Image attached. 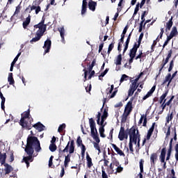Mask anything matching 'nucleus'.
<instances>
[{
	"mask_svg": "<svg viewBox=\"0 0 178 178\" xmlns=\"http://www.w3.org/2000/svg\"><path fill=\"white\" fill-rule=\"evenodd\" d=\"M33 127L36 130H38V131H44V129H45V126L42 124L41 122H38L33 125Z\"/></svg>",
	"mask_w": 178,
	"mask_h": 178,
	"instance_id": "obj_18",
	"label": "nucleus"
},
{
	"mask_svg": "<svg viewBox=\"0 0 178 178\" xmlns=\"http://www.w3.org/2000/svg\"><path fill=\"white\" fill-rule=\"evenodd\" d=\"M4 165V172L5 175H9L11 172H13V167L12 165H9L6 162H4V163L2 165Z\"/></svg>",
	"mask_w": 178,
	"mask_h": 178,
	"instance_id": "obj_15",
	"label": "nucleus"
},
{
	"mask_svg": "<svg viewBox=\"0 0 178 178\" xmlns=\"http://www.w3.org/2000/svg\"><path fill=\"white\" fill-rule=\"evenodd\" d=\"M169 93V90H167L165 91V93H163L161 97H160V99H159V104H163V101H165V98H166V97H168V94Z\"/></svg>",
	"mask_w": 178,
	"mask_h": 178,
	"instance_id": "obj_32",
	"label": "nucleus"
},
{
	"mask_svg": "<svg viewBox=\"0 0 178 178\" xmlns=\"http://www.w3.org/2000/svg\"><path fill=\"white\" fill-rule=\"evenodd\" d=\"M54 160V156H51L49 160V167L51 168L52 166L53 163L52 161Z\"/></svg>",
	"mask_w": 178,
	"mask_h": 178,
	"instance_id": "obj_64",
	"label": "nucleus"
},
{
	"mask_svg": "<svg viewBox=\"0 0 178 178\" xmlns=\"http://www.w3.org/2000/svg\"><path fill=\"white\" fill-rule=\"evenodd\" d=\"M31 22V15H29L28 17L26 18V20L23 22L22 26L24 29H27Z\"/></svg>",
	"mask_w": 178,
	"mask_h": 178,
	"instance_id": "obj_24",
	"label": "nucleus"
},
{
	"mask_svg": "<svg viewBox=\"0 0 178 178\" xmlns=\"http://www.w3.org/2000/svg\"><path fill=\"white\" fill-rule=\"evenodd\" d=\"M123 172V167L121 165H118L116 168V171L114 172V175H118V173H122Z\"/></svg>",
	"mask_w": 178,
	"mask_h": 178,
	"instance_id": "obj_44",
	"label": "nucleus"
},
{
	"mask_svg": "<svg viewBox=\"0 0 178 178\" xmlns=\"http://www.w3.org/2000/svg\"><path fill=\"white\" fill-rule=\"evenodd\" d=\"M129 115H130V113L124 111L122 117H121V122L122 123H126V122H127V117L129 116Z\"/></svg>",
	"mask_w": 178,
	"mask_h": 178,
	"instance_id": "obj_29",
	"label": "nucleus"
},
{
	"mask_svg": "<svg viewBox=\"0 0 178 178\" xmlns=\"http://www.w3.org/2000/svg\"><path fill=\"white\" fill-rule=\"evenodd\" d=\"M174 67H175V60H172L170 62V66H169V68H168V72H172Z\"/></svg>",
	"mask_w": 178,
	"mask_h": 178,
	"instance_id": "obj_46",
	"label": "nucleus"
},
{
	"mask_svg": "<svg viewBox=\"0 0 178 178\" xmlns=\"http://www.w3.org/2000/svg\"><path fill=\"white\" fill-rule=\"evenodd\" d=\"M136 90H134V89H129L128 90V97H131L133 95V94H134V92Z\"/></svg>",
	"mask_w": 178,
	"mask_h": 178,
	"instance_id": "obj_61",
	"label": "nucleus"
},
{
	"mask_svg": "<svg viewBox=\"0 0 178 178\" xmlns=\"http://www.w3.org/2000/svg\"><path fill=\"white\" fill-rule=\"evenodd\" d=\"M0 98L1 99V109L2 111H5V97H3V94H2V92L0 90Z\"/></svg>",
	"mask_w": 178,
	"mask_h": 178,
	"instance_id": "obj_31",
	"label": "nucleus"
},
{
	"mask_svg": "<svg viewBox=\"0 0 178 178\" xmlns=\"http://www.w3.org/2000/svg\"><path fill=\"white\" fill-rule=\"evenodd\" d=\"M88 8L90 10L95 12V8H97V2L92 0H90V1L88 2Z\"/></svg>",
	"mask_w": 178,
	"mask_h": 178,
	"instance_id": "obj_20",
	"label": "nucleus"
},
{
	"mask_svg": "<svg viewBox=\"0 0 178 178\" xmlns=\"http://www.w3.org/2000/svg\"><path fill=\"white\" fill-rule=\"evenodd\" d=\"M152 95V93L150 91L147 92L146 95L143 97V101H145V99H147V98H149V97H151Z\"/></svg>",
	"mask_w": 178,
	"mask_h": 178,
	"instance_id": "obj_56",
	"label": "nucleus"
},
{
	"mask_svg": "<svg viewBox=\"0 0 178 178\" xmlns=\"http://www.w3.org/2000/svg\"><path fill=\"white\" fill-rule=\"evenodd\" d=\"M83 72H84V80H83V81L86 82V81L87 80V76L88 74V71H87V70H86V68H84Z\"/></svg>",
	"mask_w": 178,
	"mask_h": 178,
	"instance_id": "obj_60",
	"label": "nucleus"
},
{
	"mask_svg": "<svg viewBox=\"0 0 178 178\" xmlns=\"http://www.w3.org/2000/svg\"><path fill=\"white\" fill-rule=\"evenodd\" d=\"M96 118H97V124H99V122L101 121V112H98L97 113V115H96Z\"/></svg>",
	"mask_w": 178,
	"mask_h": 178,
	"instance_id": "obj_55",
	"label": "nucleus"
},
{
	"mask_svg": "<svg viewBox=\"0 0 178 178\" xmlns=\"http://www.w3.org/2000/svg\"><path fill=\"white\" fill-rule=\"evenodd\" d=\"M165 120H166V123H169V122H172V120H173V111L168 114Z\"/></svg>",
	"mask_w": 178,
	"mask_h": 178,
	"instance_id": "obj_34",
	"label": "nucleus"
},
{
	"mask_svg": "<svg viewBox=\"0 0 178 178\" xmlns=\"http://www.w3.org/2000/svg\"><path fill=\"white\" fill-rule=\"evenodd\" d=\"M156 125V122L152 123V127L147 131L146 138H145L143 140L142 147H143V145H145V143H147V140H151V136H152V134L154 133V130H155Z\"/></svg>",
	"mask_w": 178,
	"mask_h": 178,
	"instance_id": "obj_6",
	"label": "nucleus"
},
{
	"mask_svg": "<svg viewBox=\"0 0 178 178\" xmlns=\"http://www.w3.org/2000/svg\"><path fill=\"white\" fill-rule=\"evenodd\" d=\"M172 26H173V17H171L169 21L166 23L165 31H170Z\"/></svg>",
	"mask_w": 178,
	"mask_h": 178,
	"instance_id": "obj_26",
	"label": "nucleus"
},
{
	"mask_svg": "<svg viewBox=\"0 0 178 178\" xmlns=\"http://www.w3.org/2000/svg\"><path fill=\"white\" fill-rule=\"evenodd\" d=\"M143 58V50L139 51V54L137 56H135V60L141 59Z\"/></svg>",
	"mask_w": 178,
	"mask_h": 178,
	"instance_id": "obj_57",
	"label": "nucleus"
},
{
	"mask_svg": "<svg viewBox=\"0 0 178 178\" xmlns=\"http://www.w3.org/2000/svg\"><path fill=\"white\" fill-rule=\"evenodd\" d=\"M170 34L173 37H176V35L178 34L177 27L173 26Z\"/></svg>",
	"mask_w": 178,
	"mask_h": 178,
	"instance_id": "obj_36",
	"label": "nucleus"
},
{
	"mask_svg": "<svg viewBox=\"0 0 178 178\" xmlns=\"http://www.w3.org/2000/svg\"><path fill=\"white\" fill-rule=\"evenodd\" d=\"M33 118L30 115V108L26 111H24L21 114V119L19 120V124L22 126V129H26V130H31L33 127L31 123H33Z\"/></svg>",
	"mask_w": 178,
	"mask_h": 178,
	"instance_id": "obj_4",
	"label": "nucleus"
},
{
	"mask_svg": "<svg viewBox=\"0 0 178 178\" xmlns=\"http://www.w3.org/2000/svg\"><path fill=\"white\" fill-rule=\"evenodd\" d=\"M108 108H105L104 109V111H103V114H102V118H104V119H106V118H108Z\"/></svg>",
	"mask_w": 178,
	"mask_h": 178,
	"instance_id": "obj_42",
	"label": "nucleus"
},
{
	"mask_svg": "<svg viewBox=\"0 0 178 178\" xmlns=\"http://www.w3.org/2000/svg\"><path fill=\"white\" fill-rule=\"evenodd\" d=\"M115 88L114 85H111V88H107V90H109L108 92V94H112V92L113 91V89Z\"/></svg>",
	"mask_w": 178,
	"mask_h": 178,
	"instance_id": "obj_63",
	"label": "nucleus"
},
{
	"mask_svg": "<svg viewBox=\"0 0 178 178\" xmlns=\"http://www.w3.org/2000/svg\"><path fill=\"white\" fill-rule=\"evenodd\" d=\"M156 161H158V154L156 153H152L150 156V163L152 166H155Z\"/></svg>",
	"mask_w": 178,
	"mask_h": 178,
	"instance_id": "obj_17",
	"label": "nucleus"
},
{
	"mask_svg": "<svg viewBox=\"0 0 178 178\" xmlns=\"http://www.w3.org/2000/svg\"><path fill=\"white\" fill-rule=\"evenodd\" d=\"M66 129V124H62L58 127V133H62L63 130Z\"/></svg>",
	"mask_w": 178,
	"mask_h": 178,
	"instance_id": "obj_41",
	"label": "nucleus"
},
{
	"mask_svg": "<svg viewBox=\"0 0 178 178\" xmlns=\"http://www.w3.org/2000/svg\"><path fill=\"white\" fill-rule=\"evenodd\" d=\"M138 86H140V84H136V83H134L133 82H131V84L129 86V88L131 90H134L136 91V90H137V88H138Z\"/></svg>",
	"mask_w": 178,
	"mask_h": 178,
	"instance_id": "obj_43",
	"label": "nucleus"
},
{
	"mask_svg": "<svg viewBox=\"0 0 178 178\" xmlns=\"http://www.w3.org/2000/svg\"><path fill=\"white\" fill-rule=\"evenodd\" d=\"M138 138H140V135L138 130H137L136 135L129 136V143H131V141H138Z\"/></svg>",
	"mask_w": 178,
	"mask_h": 178,
	"instance_id": "obj_21",
	"label": "nucleus"
},
{
	"mask_svg": "<svg viewBox=\"0 0 178 178\" xmlns=\"http://www.w3.org/2000/svg\"><path fill=\"white\" fill-rule=\"evenodd\" d=\"M117 10H118V13L115 14L114 17L113 18V20H114V22H116V20H118V17H119V12L122 10V8H118Z\"/></svg>",
	"mask_w": 178,
	"mask_h": 178,
	"instance_id": "obj_45",
	"label": "nucleus"
},
{
	"mask_svg": "<svg viewBox=\"0 0 178 178\" xmlns=\"http://www.w3.org/2000/svg\"><path fill=\"white\" fill-rule=\"evenodd\" d=\"M148 120L147 119V114H145L144 115V118H143V127H147V123Z\"/></svg>",
	"mask_w": 178,
	"mask_h": 178,
	"instance_id": "obj_53",
	"label": "nucleus"
},
{
	"mask_svg": "<svg viewBox=\"0 0 178 178\" xmlns=\"http://www.w3.org/2000/svg\"><path fill=\"white\" fill-rule=\"evenodd\" d=\"M116 94H118V88H115V91L111 95V96L109 97V98H115V96L116 95Z\"/></svg>",
	"mask_w": 178,
	"mask_h": 178,
	"instance_id": "obj_59",
	"label": "nucleus"
},
{
	"mask_svg": "<svg viewBox=\"0 0 178 178\" xmlns=\"http://www.w3.org/2000/svg\"><path fill=\"white\" fill-rule=\"evenodd\" d=\"M169 61L167 60L163 59L162 61V63L161 65V68L159 70V73H161V72H162V70H163V67H165V66L166 65V64L168 63Z\"/></svg>",
	"mask_w": 178,
	"mask_h": 178,
	"instance_id": "obj_39",
	"label": "nucleus"
},
{
	"mask_svg": "<svg viewBox=\"0 0 178 178\" xmlns=\"http://www.w3.org/2000/svg\"><path fill=\"white\" fill-rule=\"evenodd\" d=\"M122 54H120L118 56H117L115 60H114L115 65H116V66H120V65H122Z\"/></svg>",
	"mask_w": 178,
	"mask_h": 178,
	"instance_id": "obj_25",
	"label": "nucleus"
},
{
	"mask_svg": "<svg viewBox=\"0 0 178 178\" xmlns=\"http://www.w3.org/2000/svg\"><path fill=\"white\" fill-rule=\"evenodd\" d=\"M172 80H173L172 79V74L170 73H168L165 77V79L163 82V84H166L168 83V87H169V86H170V83H172Z\"/></svg>",
	"mask_w": 178,
	"mask_h": 178,
	"instance_id": "obj_16",
	"label": "nucleus"
},
{
	"mask_svg": "<svg viewBox=\"0 0 178 178\" xmlns=\"http://www.w3.org/2000/svg\"><path fill=\"white\" fill-rule=\"evenodd\" d=\"M58 31L60 33V35L61 37V42H63L65 44V28L61 27L58 29Z\"/></svg>",
	"mask_w": 178,
	"mask_h": 178,
	"instance_id": "obj_28",
	"label": "nucleus"
},
{
	"mask_svg": "<svg viewBox=\"0 0 178 178\" xmlns=\"http://www.w3.org/2000/svg\"><path fill=\"white\" fill-rule=\"evenodd\" d=\"M51 45H52V42L49 39H47V40L44 41V44L43 46V48L44 49V55L48 54V52L51 51Z\"/></svg>",
	"mask_w": 178,
	"mask_h": 178,
	"instance_id": "obj_10",
	"label": "nucleus"
},
{
	"mask_svg": "<svg viewBox=\"0 0 178 178\" xmlns=\"http://www.w3.org/2000/svg\"><path fill=\"white\" fill-rule=\"evenodd\" d=\"M113 48H115V41H113L111 42V44H110L108 45V51L107 54L109 55V54H111V52H112V49H113Z\"/></svg>",
	"mask_w": 178,
	"mask_h": 178,
	"instance_id": "obj_37",
	"label": "nucleus"
},
{
	"mask_svg": "<svg viewBox=\"0 0 178 178\" xmlns=\"http://www.w3.org/2000/svg\"><path fill=\"white\" fill-rule=\"evenodd\" d=\"M8 81L10 86H13V84H15V79H13V73L10 72L8 74Z\"/></svg>",
	"mask_w": 178,
	"mask_h": 178,
	"instance_id": "obj_30",
	"label": "nucleus"
},
{
	"mask_svg": "<svg viewBox=\"0 0 178 178\" xmlns=\"http://www.w3.org/2000/svg\"><path fill=\"white\" fill-rule=\"evenodd\" d=\"M127 79H129V76L122 74L120 79V83H123V81H127Z\"/></svg>",
	"mask_w": 178,
	"mask_h": 178,
	"instance_id": "obj_52",
	"label": "nucleus"
},
{
	"mask_svg": "<svg viewBox=\"0 0 178 178\" xmlns=\"http://www.w3.org/2000/svg\"><path fill=\"white\" fill-rule=\"evenodd\" d=\"M172 54H173V51H172V49L168 51V54L165 58V60H168L169 62V59H170V58H172Z\"/></svg>",
	"mask_w": 178,
	"mask_h": 178,
	"instance_id": "obj_54",
	"label": "nucleus"
},
{
	"mask_svg": "<svg viewBox=\"0 0 178 178\" xmlns=\"http://www.w3.org/2000/svg\"><path fill=\"white\" fill-rule=\"evenodd\" d=\"M6 158H8L6 153H3L0 152V163L2 166L5 162H6Z\"/></svg>",
	"mask_w": 178,
	"mask_h": 178,
	"instance_id": "obj_23",
	"label": "nucleus"
},
{
	"mask_svg": "<svg viewBox=\"0 0 178 178\" xmlns=\"http://www.w3.org/2000/svg\"><path fill=\"white\" fill-rule=\"evenodd\" d=\"M172 143H173V138H171L170 141V144H169V149L168 150V154H167V156H170V155H172Z\"/></svg>",
	"mask_w": 178,
	"mask_h": 178,
	"instance_id": "obj_35",
	"label": "nucleus"
},
{
	"mask_svg": "<svg viewBox=\"0 0 178 178\" xmlns=\"http://www.w3.org/2000/svg\"><path fill=\"white\" fill-rule=\"evenodd\" d=\"M20 9H22V6H20V4H19L16 7L13 16H15V15H19V13H20Z\"/></svg>",
	"mask_w": 178,
	"mask_h": 178,
	"instance_id": "obj_48",
	"label": "nucleus"
},
{
	"mask_svg": "<svg viewBox=\"0 0 178 178\" xmlns=\"http://www.w3.org/2000/svg\"><path fill=\"white\" fill-rule=\"evenodd\" d=\"M13 151H11L10 154V162L12 163L13 161H15V155L13 154Z\"/></svg>",
	"mask_w": 178,
	"mask_h": 178,
	"instance_id": "obj_58",
	"label": "nucleus"
},
{
	"mask_svg": "<svg viewBox=\"0 0 178 178\" xmlns=\"http://www.w3.org/2000/svg\"><path fill=\"white\" fill-rule=\"evenodd\" d=\"M86 161L88 168H89V169L91 168L92 165L94 164L92 163V159L90 157V154H88V152H86Z\"/></svg>",
	"mask_w": 178,
	"mask_h": 178,
	"instance_id": "obj_22",
	"label": "nucleus"
},
{
	"mask_svg": "<svg viewBox=\"0 0 178 178\" xmlns=\"http://www.w3.org/2000/svg\"><path fill=\"white\" fill-rule=\"evenodd\" d=\"M42 148L38 138L35 136H28L26 140V146L25 147V152L28 156H24L22 162H24L26 168H30V162L34 161V157L38 155V152H41Z\"/></svg>",
	"mask_w": 178,
	"mask_h": 178,
	"instance_id": "obj_1",
	"label": "nucleus"
},
{
	"mask_svg": "<svg viewBox=\"0 0 178 178\" xmlns=\"http://www.w3.org/2000/svg\"><path fill=\"white\" fill-rule=\"evenodd\" d=\"M102 178H108V175L105 172V168H104V166L102 167Z\"/></svg>",
	"mask_w": 178,
	"mask_h": 178,
	"instance_id": "obj_50",
	"label": "nucleus"
},
{
	"mask_svg": "<svg viewBox=\"0 0 178 178\" xmlns=\"http://www.w3.org/2000/svg\"><path fill=\"white\" fill-rule=\"evenodd\" d=\"M99 132L100 134V137H102V138H105L106 137L105 134H104V133H105V129L104 128V127H99Z\"/></svg>",
	"mask_w": 178,
	"mask_h": 178,
	"instance_id": "obj_33",
	"label": "nucleus"
},
{
	"mask_svg": "<svg viewBox=\"0 0 178 178\" xmlns=\"http://www.w3.org/2000/svg\"><path fill=\"white\" fill-rule=\"evenodd\" d=\"M108 158L107 155L104 156V166H108V163H109V159H106Z\"/></svg>",
	"mask_w": 178,
	"mask_h": 178,
	"instance_id": "obj_51",
	"label": "nucleus"
},
{
	"mask_svg": "<svg viewBox=\"0 0 178 178\" xmlns=\"http://www.w3.org/2000/svg\"><path fill=\"white\" fill-rule=\"evenodd\" d=\"M131 34H132V32H131L127 38V40L124 44V50H123V52H122V56H124V54H126V51H127V49H129V44H130V40L131 38Z\"/></svg>",
	"mask_w": 178,
	"mask_h": 178,
	"instance_id": "obj_12",
	"label": "nucleus"
},
{
	"mask_svg": "<svg viewBox=\"0 0 178 178\" xmlns=\"http://www.w3.org/2000/svg\"><path fill=\"white\" fill-rule=\"evenodd\" d=\"M74 140H72L71 141H69L66 145V147L62 149V147L60 146L58 147V156L59 158L62 156L63 154H65V152H69V154L65 156V161H64V166L65 168H67L69 166V163L70 162V158L72 157L71 154L74 153Z\"/></svg>",
	"mask_w": 178,
	"mask_h": 178,
	"instance_id": "obj_2",
	"label": "nucleus"
},
{
	"mask_svg": "<svg viewBox=\"0 0 178 178\" xmlns=\"http://www.w3.org/2000/svg\"><path fill=\"white\" fill-rule=\"evenodd\" d=\"M105 120H106V118H104L102 117H101V121H99V126H100V127L104 128L105 127V124H104L105 122Z\"/></svg>",
	"mask_w": 178,
	"mask_h": 178,
	"instance_id": "obj_49",
	"label": "nucleus"
},
{
	"mask_svg": "<svg viewBox=\"0 0 178 178\" xmlns=\"http://www.w3.org/2000/svg\"><path fill=\"white\" fill-rule=\"evenodd\" d=\"M120 163H119V161H118V159H116V158H114V160H113L112 163L110 164V169L111 170V174L115 172V170H113L115 168V166H120Z\"/></svg>",
	"mask_w": 178,
	"mask_h": 178,
	"instance_id": "obj_14",
	"label": "nucleus"
},
{
	"mask_svg": "<svg viewBox=\"0 0 178 178\" xmlns=\"http://www.w3.org/2000/svg\"><path fill=\"white\" fill-rule=\"evenodd\" d=\"M111 145L113 148L115 149V151L117 152V154H118V155H120V156H125V154L123 152V151H122V149H120V148H119L116 145L111 144Z\"/></svg>",
	"mask_w": 178,
	"mask_h": 178,
	"instance_id": "obj_19",
	"label": "nucleus"
},
{
	"mask_svg": "<svg viewBox=\"0 0 178 178\" xmlns=\"http://www.w3.org/2000/svg\"><path fill=\"white\" fill-rule=\"evenodd\" d=\"M49 148L51 152H55L58 147H56V144L51 143Z\"/></svg>",
	"mask_w": 178,
	"mask_h": 178,
	"instance_id": "obj_38",
	"label": "nucleus"
},
{
	"mask_svg": "<svg viewBox=\"0 0 178 178\" xmlns=\"http://www.w3.org/2000/svg\"><path fill=\"white\" fill-rule=\"evenodd\" d=\"M137 130H138L137 125H134L129 129H127V131L128 134L129 135V137H131L132 136L137 135Z\"/></svg>",
	"mask_w": 178,
	"mask_h": 178,
	"instance_id": "obj_13",
	"label": "nucleus"
},
{
	"mask_svg": "<svg viewBox=\"0 0 178 178\" xmlns=\"http://www.w3.org/2000/svg\"><path fill=\"white\" fill-rule=\"evenodd\" d=\"M140 48V46H137V42H135L133 48H131L129 51V57L136 58V55L137 54V50Z\"/></svg>",
	"mask_w": 178,
	"mask_h": 178,
	"instance_id": "obj_11",
	"label": "nucleus"
},
{
	"mask_svg": "<svg viewBox=\"0 0 178 178\" xmlns=\"http://www.w3.org/2000/svg\"><path fill=\"white\" fill-rule=\"evenodd\" d=\"M60 176V177H63V176H65V167L63 165L61 166V172Z\"/></svg>",
	"mask_w": 178,
	"mask_h": 178,
	"instance_id": "obj_62",
	"label": "nucleus"
},
{
	"mask_svg": "<svg viewBox=\"0 0 178 178\" xmlns=\"http://www.w3.org/2000/svg\"><path fill=\"white\" fill-rule=\"evenodd\" d=\"M47 24H42L40 22L39 24L34 25V29H39L35 33V37L32 38L30 40V44H34V42H38L41 38H42V35L45 31H47Z\"/></svg>",
	"mask_w": 178,
	"mask_h": 178,
	"instance_id": "obj_5",
	"label": "nucleus"
},
{
	"mask_svg": "<svg viewBox=\"0 0 178 178\" xmlns=\"http://www.w3.org/2000/svg\"><path fill=\"white\" fill-rule=\"evenodd\" d=\"M76 144L78 145V147H81V156L82 158H84L85 155H86V150L87 149V148H86V145H84V144H83V140H81V137L78 136L77 139H76Z\"/></svg>",
	"mask_w": 178,
	"mask_h": 178,
	"instance_id": "obj_7",
	"label": "nucleus"
},
{
	"mask_svg": "<svg viewBox=\"0 0 178 178\" xmlns=\"http://www.w3.org/2000/svg\"><path fill=\"white\" fill-rule=\"evenodd\" d=\"M138 10H140V3L136 4L133 16H136L138 13Z\"/></svg>",
	"mask_w": 178,
	"mask_h": 178,
	"instance_id": "obj_47",
	"label": "nucleus"
},
{
	"mask_svg": "<svg viewBox=\"0 0 178 178\" xmlns=\"http://www.w3.org/2000/svg\"><path fill=\"white\" fill-rule=\"evenodd\" d=\"M134 99V97H131L130 99V101H129L125 106L124 112H127V113H131V111H133V101Z\"/></svg>",
	"mask_w": 178,
	"mask_h": 178,
	"instance_id": "obj_9",
	"label": "nucleus"
},
{
	"mask_svg": "<svg viewBox=\"0 0 178 178\" xmlns=\"http://www.w3.org/2000/svg\"><path fill=\"white\" fill-rule=\"evenodd\" d=\"M166 157V147H163L161 149L160 159L161 162H165V158Z\"/></svg>",
	"mask_w": 178,
	"mask_h": 178,
	"instance_id": "obj_27",
	"label": "nucleus"
},
{
	"mask_svg": "<svg viewBox=\"0 0 178 178\" xmlns=\"http://www.w3.org/2000/svg\"><path fill=\"white\" fill-rule=\"evenodd\" d=\"M89 124L90 127V136L95 140L92 142L93 147L98 151V155H99L101 154V147H99L101 140L99 139V135H98V131L97 130V127H95V121L93 118L89 119Z\"/></svg>",
	"mask_w": 178,
	"mask_h": 178,
	"instance_id": "obj_3",
	"label": "nucleus"
},
{
	"mask_svg": "<svg viewBox=\"0 0 178 178\" xmlns=\"http://www.w3.org/2000/svg\"><path fill=\"white\" fill-rule=\"evenodd\" d=\"M144 37V33H141L140 34V36H139V38H138V43L136 42V45L138 47H140L141 45V41H143V38Z\"/></svg>",
	"mask_w": 178,
	"mask_h": 178,
	"instance_id": "obj_40",
	"label": "nucleus"
},
{
	"mask_svg": "<svg viewBox=\"0 0 178 178\" xmlns=\"http://www.w3.org/2000/svg\"><path fill=\"white\" fill-rule=\"evenodd\" d=\"M128 137H129L128 132H126V131H124V127H121L120 129L119 134H118V138H119L120 141H123V140H124V138L126 140H127Z\"/></svg>",
	"mask_w": 178,
	"mask_h": 178,
	"instance_id": "obj_8",
	"label": "nucleus"
}]
</instances>
